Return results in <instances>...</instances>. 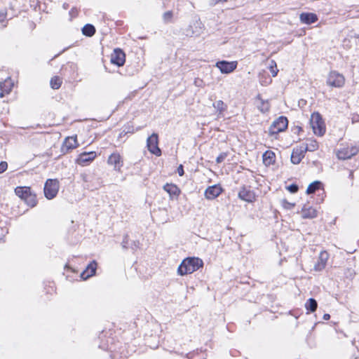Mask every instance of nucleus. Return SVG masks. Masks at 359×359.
Returning a JSON list of instances; mask_svg holds the SVG:
<instances>
[{"instance_id": "obj_21", "label": "nucleus", "mask_w": 359, "mask_h": 359, "mask_svg": "<svg viewBox=\"0 0 359 359\" xmlns=\"http://www.w3.org/2000/svg\"><path fill=\"white\" fill-rule=\"evenodd\" d=\"M163 189L169 194L170 199L177 197L180 194V189L173 184H166Z\"/></svg>"}, {"instance_id": "obj_22", "label": "nucleus", "mask_w": 359, "mask_h": 359, "mask_svg": "<svg viewBox=\"0 0 359 359\" xmlns=\"http://www.w3.org/2000/svg\"><path fill=\"white\" fill-rule=\"evenodd\" d=\"M299 18L302 23L307 25L314 23L318 20L316 15L311 13H303L300 15Z\"/></svg>"}, {"instance_id": "obj_23", "label": "nucleus", "mask_w": 359, "mask_h": 359, "mask_svg": "<svg viewBox=\"0 0 359 359\" xmlns=\"http://www.w3.org/2000/svg\"><path fill=\"white\" fill-rule=\"evenodd\" d=\"M15 193L23 201H25L26 198L29 196V194H32L31 189L27 187H18L15 189Z\"/></svg>"}, {"instance_id": "obj_28", "label": "nucleus", "mask_w": 359, "mask_h": 359, "mask_svg": "<svg viewBox=\"0 0 359 359\" xmlns=\"http://www.w3.org/2000/svg\"><path fill=\"white\" fill-rule=\"evenodd\" d=\"M95 32V27L90 24L86 25L82 29V33L87 36H92Z\"/></svg>"}, {"instance_id": "obj_42", "label": "nucleus", "mask_w": 359, "mask_h": 359, "mask_svg": "<svg viewBox=\"0 0 359 359\" xmlns=\"http://www.w3.org/2000/svg\"><path fill=\"white\" fill-rule=\"evenodd\" d=\"M227 0H213L215 4H218L219 2H225Z\"/></svg>"}, {"instance_id": "obj_31", "label": "nucleus", "mask_w": 359, "mask_h": 359, "mask_svg": "<svg viewBox=\"0 0 359 359\" xmlns=\"http://www.w3.org/2000/svg\"><path fill=\"white\" fill-rule=\"evenodd\" d=\"M27 205L34 207L36 205V197L34 194H29L27 198L24 201Z\"/></svg>"}, {"instance_id": "obj_27", "label": "nucleus", "mask_w": 359, "mask_h": 359, "mask_svg": "<svg viewBox=\"0 0 359 359\" xmlns=\"http://www.w3.org/2000/svg\"><path fill=\"white\" fill-rule=\"evenodd\" d=\"M317 306V302L313 298H310L305 304L306 310L310 311L311 312H314L316 310Z\"/></svg>"}, {"instance_id": "obj_2", "label": "nucleus", "mask_w": 359, "mask_h": 359, "mask_svg": "<svg viewBox=\"0 0 359 359\" xmlns=\"http://www.w3.org/2000/svg\"><path fill=\"white\" fill-rule=\"evenodd\" d=\"M310 125L315 135L322 136L325 134V124L319 113L314 112L311 114Z\"/></svg>"}, {"instance_id": "obj_39", "label": "nucleus", "mask_w": 359, "mask_h": 359, "mask_svg": "<svg viewBox=\"0 0 359 359\" xmlns=\"http://www.w3.org/2000/svg\"><path fill=\"white\" fill-rule=\"evenodd\" d=\"M6 18V14L4 11L0 12V22H3Z\"/></svg>"}, {"instance_id": "obj_19", "label": "nucleus", "mask_w": 359, "mask_h": 359, "mask_svg": "<svg viewBox=\"0 0 359 359\" xmlns=\"http://www.w3.org/2000/svg\"><path fill=\"white\" fill-rule=\"evenodd\" d=\"M328 259V254L326 252H321L318 262L314 266L316 271H322L326 266Z\"/></svg>"}, {"instance_id": "obj_18", "label": "nucleus", "mask_w": 359, "mask_h": 359, "mask_svg": "<svg viewBox=\"0 0 359 359\" xmlns=\"http://www.w3.org/2000/svg\"><path fill=\"white\" fill-rule=\"evenodd\" d=\"M301 212L304 219H313L317 217V210L309 205H304Z\"/></svg>"}, {"instance_id": "obj_25", "label": "nucleus", "mask_w": 359, "mask_h": 359, "mask_svg": "<svg viewBox=\"0 0 359 359\" xmlns=\"http://www.w3.org/2000/svg\"><path fill=\"white\" fill-rule=\"evenodd\" d=\"M302 149L306 153L307 151H314L318 149V142L314 140H307L305 144L300 146Z\"/></svg>"}, {"instance_id": "obj_36", "label": "nucleus", "mask_w": 359, "mask_h": 359, "mask_svg": "<svg viewBox=\"0 0 359 359\" xmlns=\"http://www.w3.org/2000/svg\"><path fill=\"white\" fill-rule=\"evenodd\" d=\"M227 154L226 153H222L220 154L216 158V162L217 163H221L224 161V159L226 158Z\"/></svg>"}, {"instance_id": "obj_17", "label": "nucleus", "mask_w": 359, "mask_h": 359, "mask_svg": "<svg viewBox=\"0 0 359 359\" xmlns=\"http://www.w3.org/2000/svg\"><path fill=\"white\" fill-rule=\"evenodd\" d=\"M305 152L301 147L293 149L291 154V162L293 164H299L304 157Z\"/></svg>"}, {"instance_id": "obj_33", "label": "nucleus", "mask_w": 359, "mask_h": 359, "mask_svg": "<svg viewBox=\"0 0 359 359\" xmlns=\"http://www.w3.org/2000/svg\"><path fill=\"white\" fill-rule=\"evenodd\" d=\"M269 70L273 77L277 75L278 69H277L276 62L274 60L270 62Z\"/></svg>"}, {"instance_id": "obj_24", "label": "nucleus", "mask_w": 359, "mask_h": 359, "mask_svg": "<svg viewBox=\"0 0 359 359\" xmlns=\"http://www.w3.org/2000/svg\"><path fill=\"white\" fill-rule=\"evenodd\" d=\"M15 193L23 201H25L26 198L29 196V194H32L31 189L27 187H18L15 189Z\"/></svg>"}, {"instance_id": "obj_26", "label": "nucleus", "mask_w": 359, "mask_h": 359, "mask_svg": "<svg viewBox=\"0 0 359 359\" xmlns=\"http://www.w3.org/2000/svg\"><path fill=\"white\" fill-rule=\"evenodd\" d=\"M263 162L266 165H270L275 162V154L271 151H266L263 154Z\"/></svg>"}, {"instance_id": "obj_40", "label": "nucleus", "mask_w": 359, "mask_h": 359, "mask_svg": "<svg viewBox=\"0 0 359 359\" xmlns=\"http://www.w3.org/2000/svg\"><path fill=\"white\" fill-rule=\"evenodd\" d=\"M177 172H178L180 176H182L184 175V169H183V166L182 165H180L177 168Z\"/></svg>"}, {"instance_id": "obj_13", "label": "nucleus", "mask_w": 359, "mask_h": 359, "mask_svg": "<svg viewBox=\"0 0 359 359\" xmlns=\"http://www.w3.org/2000/svg\"><path fill=\"white\" fill-rule=\"evenodd\" d=\"M76 136L67 137L65 138L62 144V150L63 152H68L78 147Z\"/></svg>"}, {"instance_id": "obj_29", "label": "nucleus", "mask_w": 359, "mask_h": 359, "mask_svg": "<svg viewBox=\"0 0 359 359\" xmlns=\"http://www.w3.org/2000/svg\"><path fill=\"white\" fill-rule=\"evenodd\" d=\"M213 107L217 109L219 114L226 109V105L222 100H218L213 104Z\"/></svg>"}, {"instance_id": "obj_41", "label": "nucleus", "mask_w": 359, "mask_h": 359, "mask_svg": "<svg viewBox=\"0 0 359 359\" xmlns=\"http://www.w3.org/2000/svg\"><path fill=\"white\" fill-rule=\"evenodd\" d=\"M323 318L325 320H328L330 318V316L328 313H325V314H324Z\"/></svg>"}, {"instance_id": "obj_30", "label": "nucleus", "mask_w": 359, "mask_h": 359, "mask_svg": "<svg viewBox=\"0 0 359 359\" xmlns=\"http://www.w3.org/2000/svg\"><path fill=\"white\" fill-rule=\"evenodd\" d=\"M50 86L53 89H58L62 84V79L58 76H54L50 79Z\"/></svg>"}, {"instance_id": "obj_34", "label": "nucleus", "mask_w": 359, "mask_h": 359, "mask_svg": "<svg viewBox=\"0 0 359 359\" xmlns=\"http://www.w3.org/2000/svg\"><path fill=\"white\" fill-rule=\"evenodd\" d=\"M259 109L262 112L267 111L269 109V102L262 101V105L259 107Z\"/></svg>"}, {"instance_id": "obj_16", "label": "nucleus", "mask_w": 359, "mask_h": 359, "mask_svg": "<svg viewBox=\"0 0 359 359\" xmlns=\"http://www.w3.org/2000/svg\"><path fill=\"white\" fill-rule=\"evenodd\" d=\"M13 82L11 79V78H8L5 79L3 82L0 83V97H3L5 94H8L13 87Z\"/></svg>"}, {"instance_id": "obj_35", "label": "nucleus", "mask_w": 359, "mask_h": 359, "mask_svg": "<svg viewBox=\"0 0 359 359\" xmlns=\"http://www.w3.org/2000/svg\"><path fill=\"white\" fill-rule=\"evenodd\" d=\"M163 20L165 22H170L172 18V11H167L163 14Z\"/></svg>"}, {"instance_id": "obj_6", "label": "nucleus", "mask_w": 359, "mask_h": 359, "mask_svg": "<svg viewBox=\"0 0 359 359\" xmlns=\"http://www.w3.org/2000/svg\"><path fill=\"white\" fill-rule=\"evenodd\" d=\"M359 149L355 146H344L337 151V156L339 159L346 160L356 155Z\"/></svg>"}, {"instance_id": "obj_43", "label": "nucleus", "mask_w": 359, "mask_h": 359, "mask_svg": "<svg viewBox=\"0 0 359 359\" xmlns=\"http://www.w3.org/2000/svg\"><path fill=\"white\" fill-rule=\"evenodd\" d=\"M288 205H289V208H291V207H293L294 205V204L288 203Z\"/></svg>"}, {"instance_id": "obj_3", "label": "nucleus", "mask_w": 359, "mask_h": 359, "mask_svg": "<svg viewBox=\"0 0 359 359\" xmlns=\"http://www.w3.org/2000/svg\"><path fill=\"white\" fill-rule=\"evenodd\" d=\"M59 190V181L56 179H48L44 185V195L46 198H54Z\"/></svg>"}, {"instance_id": "obj_32", "label": "nucleus", "mask_w": 359, "mask_h": 359, "mask_svg": "<svg viewBox=\"0 0 359 359\" xmlns=\"http://www.w3.org/2000/svg\"><path fill=\"white\" fill-rule=\"evenodd\" d=\"M320 187V182L318 181L313 182L311 183L306 189V193L308 194L314 193L317 189Z\"/></svg>"}, {"instance_id": "obj_20", "label": "nucleus", "mask_w": 359, "mask_h": 359, "mask_svg": "<svg viewBox=\"0 0 359 359\" xmlns=\"http://www.w3.org/2000/svg\"><path fill=\"white\" fill-rule=\"evenodd\" d=\"M238 197L245 201L252 203L255 200V194L253 191L243 189L238 193Z\"/></svg>"}, {"instance_id": "obj_4", "label": "nucleus", "mask_w": 359, "mask_h": 359, "mask_svg": "<svg viewBox=\"0 0 359 359\" xmlns=\"http://www.w3.org/2000/svg\"><path fill=\"white\" fill-rule=\"evenodd\" d=\"M345 83L344 76L336 71L330 72L327 79V84L334 88H341Z\"/></svg>"}, {"instance_id": "obj_8", "label": "nucleus", "mask_w": 359, "mask_h": 359, "mask_svg": "<svg viewBox=\"0 0 359 359\" xmlns=\"http://www.w3.org/2000/svg\"><path fill=\"white\" fill-rule=\"evenodd\" d=\"M203 28L202 22L200 20H195L184 30V34L187 36H198L202 33Z\"/></svg>"}, {"instance_id": "obj_5", "label": "nucleus", "mask_w": 359, "mask_h": 359, "mask_svg": "<svg viewBox=\"0 0 359 359\" xmlns=\"http://www.w3.org/2000/svg\"><path fill=\"white\" fill-rule=\"evenodd\" d=\"M288 121L287 118L280 116L275 120L271 125L269 131L270 135H276L280 132H283L287 128Z\"/></svg>"}, {"instance_id": "obj_15", "label": "nucleus", "mask_w": 359, "mask_h": 359, "mask_svg": "<svg viewBox=\"0 0 359 359\" xmlns=\"http://www.w3.org/2000/svg\"><path fill=\"white\" fill-rule=\"evenodd\" d=\"M97 269V263L95 261L91 262L86 268V269L81 273V278L83 280H86L88 278L95 275Z\"/></svg>"}, {"instance_id": "obj_7", "label": "nucleus", "mask_w": 359, "mask_h": 359, "mask_svg": "<svg viewBox=\"0 0 359 359\" xmlns=\"http://www.w3.org/2000/svg\"><path fill=\"white\" fill-rule=\"evenodd\" d=\"M158 135L156 133H153L151 136L147 138V146L148 150L153 154L156 156H160L161 155V151L158 147Z\"/></svg>"}, {"instance_id": "obj_10", "label": "nucleus", "mask_w": 359, "mask_h": 359, "mask_svg": "<svg viewBox=\"0 0 359 359\" xmlns=\"http://www.w3.org/2000/svg\"><path fill=\"white\" fill-rule=\"evenodd\" d=\"M126 61V55L121 49H115L111 55V62L118 67L123 66Z\"/></svg>"}, {"instance_id": "obj_1", "label": "nucleus", "mask_w": 359, "mask_h": 359, "mask_svg": "<svg viewBox=\"0 0 359 359\" xmlns=\"http://www.w3.org/2000/svg\"><path fill=\"white\" fill-rule=\"evenodd\" d=\"M203 265L202 259L198 257H188L184 259L177 269L180 276L190 274L201 268Z\"/></svg>"}, {"instance_id": "obj_11", "label": "nucleus", "mask_w": 359, "mask_h": 359, "mask_svg": "<svg viewBox=\"0 0 359 359\" xmlns=\"http://www.w3.org/2000/svg\"><path fill=\"white\" fill-rule=\"evenodd\" d=\"M222 187L218 185H212L210 187H208L205 191V197L208 200H213L215 198H217L219 194L222 193Z\"/></svg>"}, {"instance_id": "obj_12", "label": "nucleus", "mask_w": 359, "mask_h": 359, "mask_svg": "<svg viewBox=\"0 0 359 359\" xmlns=\"http://www.w3.org/2000/svg\"><path fill=\"white\" fill-rule=\"evenodd\" d=\"M96 157V154L94 151L91 152H83L81 154L77 160L76 162L78 164L81 165V166L86 165L88 163L93 161Z\"/></svg>"}, {"instance_id": "obj_38", "label": "nucleus", "mask_w": 359, "mask_h": 359, "mask_svg": "<svg viewBox=\"0 0 359 359\" xmlns=\"http://www.w3.org/2000/svg\"><path fill=\"white\" fill-rule=\"evenodd\" d=\"M288 190L292 193H295L298 190V187L295 184H292L288 187Z\"/></svg>"}, {"instance_id": "obj_37", "label": "nucleus", "mask_w": 359, "mask_h": 359, "mask_svg": "<svg viewBox=\"0 0 359 359\" xmlns=\"http://www.w3.org/2000/svg\"><path fill=\"white\" fill-rule=\"evenodd\" d=\"M8 168V163L6 161H1L0 163V173L4 172Z\"/></svg>"}, {"instance_id": "obj_9", "label": "nucleus", "mask_w": 359, "mask_h": 359, "mask_svg": "<svg viewBox=\"0 0 359 359\" xmlns=\"http://www.w3.org/2000/svg\"><path fill=\"white\" fill-rule=\"evenodd\" d=\"M237 65L238 62L236 61L228 62L222 60L217 62L215 66L220 70L222 74H229L236 69Z\"/></svg>"}, {"instance_id": "obj_14", "label": "nucleus", "mask_w": 359, "mask_h": 359, "mask_svg": "<svg viewBox=\"0 0 359 359\" xmlns=\"http://www.w3.org/2000/svg\"><path fill=\"white\" fill-rule=\"evenodd\" d=\"M109 165H114V170L120 171L121 168L123 165L121 161V157L118 153L111 154L107 161Z\"/></svg>"}]
</instances>
